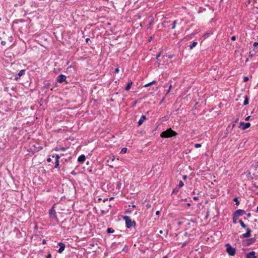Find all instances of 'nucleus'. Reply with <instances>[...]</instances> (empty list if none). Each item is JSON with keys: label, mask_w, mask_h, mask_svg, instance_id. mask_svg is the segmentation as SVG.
Returning <instances> with one entry per match:
<instances>
[{"label": "nucleus", "mask_w": 258, "mask_h": 258, "mask_svg": "<svg viewBox=\"0 0 258 258\" xmlns=\"http://www.w3.org/2000/svg\"><path fill=\"white\" fill-rule=\"evenodd\" d=\"M240 125L242 129L244 130L250 127V123L249 122L245 123L243 122H240Z\"/></svg>", "instance_id": "obj_7"}, {"label": "nucleus", "mask_w": 258, "mask_h": 258, "mask_svg": "<svg viewBox=\"0 0 258 258\" xmlns=\"http://www.w3.org/2000/svg\"><path fill=\"white\" fill-rule=\"evenodd\" d=\"M239 223H240L241 226L242 228H246V225L244 223V222L241 220H240L239 221Z\"/></svg>", "instance_id": "obj_20"}, {"label": "nucleus", "mask_w": 258, "mask_h": 258, "mask_svg": "<svg viewBox=\"0 0 258 258\" xmlns=\"http://www.w3.org/2000/svg\"><path fill=\"white\" fill-rule=\"evenodd\" d=\"M255 255V252L252 251L249 253L246 254V258H257Z\"/></svg>", "instance_id": "obj_9"}, {"label": "nucleus", "mask_w": 258, "mask_h": 258, "mask_svg": "<svg viewBox=\"0 0 258 258\" xmlns=\"http://www.w3.org/2000/svg\"><path fill=\"white\" fill-rule=\"evenodd\" d=\"M186 178H187V176L186 175H184L183 176V179H186Z\"/></svg>", "instance_id": "obj_49"}, {"label": "nucleus", "mask_w": 258, "mask_h": 258, "mask_svg": "<svg viewBox=\"0 0 258 258\" xmlns=\"http://www.w3.org/2000/svg\"><path fill=\"white\" fill-rule=\"evenodd\" d=\"M46 258H51V254L50 253H49Z\"/></svg>", "instance_id": "obj_41"}, {"label": "nucleus", "mask_w": 258, "mask_h": 258, "mask_svg": "<svg viewBox=\"0 0 258 258\" xmlns=\"http://www.w3.org/2000/svg\"><path fill=\"white\" fill-rule=\"evenodd\" d=\"M119 72V68H116L115 70V73H118Z\"/></svg>", "instance_id": "obj_38"}, {"label": "nucleus", "mask_w": 258, "mask_h": 258, "mask_svg": "<svg viewBox=\"0 0 258 258\" xmlns=\"http://www.w3.org/2000/svg\"><path fill=\"white\" fill-rule=\"evenodd\" d=\"M85 156L84 155H81L78 157V161L80 163H82L85 161Z\"/></svg>", "instance_id": "obj_12"}, {"label": "nucleus", "mask_w": 258, "mask_h": 258, "mask_svg": "<svg viewBox=\"0 0 258 258\" xmlns=\"http://www.w3.org/2000/svg\"><path fill=\"white\" fill-rule=\"evenodd\" d=\"M246 232L245 233L242 234L240 236V237L241 238H247L250 236L251 230L249 228H246Z\"/></svg>", "instance_id": "obj_5"}, {"label": "nucleus", "mask_w": 258, "mask_h": 258, "mask_svg": "<svg viewBox=\"0 0 258 258\" xmlns=\"http://www.w3.org/2000/svg\"><path fill=\"white\" fill-rule=\"evenodd\" d=\"M238 120V119H236L232 124H231V128H233L234 127V126L236 125V123H237Z\"/></svg>", "instance_id": "obj_25"}, {"label": "nucleus", "mask_w": 258, "mask_h": 258, "mask_svg": "<svg viewBox=\"0 0 258 258\" xmlns=\"http://www.w3.org/2000/svg\"><path fill=\"white\" fill-rule=\"evenodd\" d=\"M187 243V242H185L183 243L182 244V247H183L184 246H185Z\"/></svg>", "instance_id": "obj_43"}, {"label": "nucleus", "mask_w": 258, "mask_h": 258, "mask_svg": "<svg viewBox=\"0 0 258 258\" xmlns=\"http://www.w3.org/2000/svg\"><path fill=\"white\" fill-rule=\"evenodd\" d=\"M55 164H59V160H55Z\"/></svg>", "instance_id": "obj_52"}, {"label": "nucleus", "mask_w": 258, "mask_h": 258, "mask_svg": "<svg viewBox=\"0 0 258 258\" xmlns=\"http://www.w3.org/2000/svg\"><path fill=\"white\" fill-rule=\"evenodd\" d=\"M155 82H156V81H152L151 82L149 83H148V84H147L145 85H144V87H148V86H150L151 85L154 84Z\"/></svg>", "instance_id": "obj_27"}, {"label": "nucleus", "mask_w": 258, "mask_h": 258, "mask_svg": "<svg viewBox=\"0 0 258 258\" xmlns=\"http://www.w3.org/2000/svg\"><path fill=\"white\" fill-rule=\"evenodd\" d=\"M108 201V199H105L104 200H103V202H105L106 201Z\"/></svg>", "instance_id": "obj_56"}, {"label": "nucleus", "mask_w": 258, "mask_h": 258, "mask_svg": "<svg viewBox=\"0 0 258 258\" xmlns=\"http://www.w3.org/2000/svg\"><path fill=\"white\" fill-rule=\"evenodd\" d=\"M183 185H184L183 182L181 180H180L179 182V184L178 185V187H182V186H183Z\"/></svg>", "instance_id": "obj_30"}, {"label": "nucleus", "mask_w": 258, "mask_h": 258, "mask_svg": "<svg viewBox=\"0 0 258 258\" xmlns=\"http://www.w3.org/2000/svg\"><path fill=\"white\" fill-rule=\"evenodd\" d=\"M234 213L239 217L245 215L246 214V212L243 210L239 209L236 210Z\"/></svg>", "instance_id": "obj_8"}, {"label": "nucleus", "mask_w": 258, "mask_h": 258, "mask_svg": "<svg viewBox=\"0 0 258 258\" xmlns=\"http://www.w3.org/2000/svg\"><path fill=\"white\" fill-rule=\"evenodd\" d=\"M132 84H133V83H132V81H130V82H128L127 85L126 86V87L125 88V90L126 91L129 90L131 89Z\"/></svg>", "instance_id": "obj_15"}, {"label": "nucleus", "mask_w": 258, "mask_h": 258, "mask_svg": "<svg viewBox=\"0 0 258 258\" xmlns=\"http://www.w3.org/2000/svg\"><path fill=\"white\" fill-rule=\"evenodd\" d=\"M187 206L190 207V203H188L187 204Z\"/></svg>", "instance_id": "obj_61"}, {"label": "nucleus", "mask_w": 258, "mask_h": 258, "mask_svg": "<svg viewBox=\"0 0 258 258\" xmlns=\"http://www.w3.org/2000/svg\"><path fill=\"white\" fill-rule=\"evenodd\" d=\"M176 24H177V21H176V20H174V21L172 22V24H171V25H172L171 28H172V29H175V27H176Z\"/></svg>", "instance_id": "obj_21"}, {"label": "nucleus", "mask_w": 258, "mask_h": 258, "mask_svg": "<svg viewBox=\"0 0 258 258\" xmlns=\"http://www.w3.org/2000/svg\"><path fill=\"white\" fill-rule=\"evenodd\" d=\"M114 232V230L112 228H108L107 229V232L108 233H113Z\"/></svg>", "instance_id": "obj_24"}, {"label": "nucleus", "mask_w": 258, "mask_h": 258, "mask_svg": "<svg viewBox=\"0 0 258 258\" xmlns=\"http://www.w3.org/2000/svg\"><path fill=\"white\" fill-rule=\"evenodd\" d=\"M171 88V85H170L169 87V90L168 91V93L169 92Z\"/></svg>", "instance_id": "obj_54"}, {"label": "nucleus", "mask_w": 258, "mask_h": 258, "mask_svg": "<svg viewBox=\"0 0 258 258\" xmlns=\"http://www.w3.org/2000/svg\"><path fill=\"white\" fill-rule=\"evenodd\" d=\"M159 233H160V234H162V233H163V231H162V230H160V231H159Z\"/></svg>", "instance_id": "obj_59"}, {"label": "nucleus", "mask_w": 258, "mask_h": 258, "mask_svg": "<svg viewBox=\"0 0 258 258\" xmlns=\"http://www.w3.org/2000/svg\"><path fill=\"white\" fill-rule=\"evenodd\" d=\"M49 85H50V83H47L46 85V87L47 88H49Z\"/></svg>", "instance_id": "obj_47"}, {"label": "nucleus", "mask_w": 258, "mask_h": 258, "mask_svg": "<svg viewBox=\"0 0 258 258\" xmlns=\"http://www.w3.org/2000/svg\"><path fill=\"white\" fill-rule=\"evenodd\" d=\"M248 61V58H246V60H245V62H247Z\"/></svg>", "instance_id": "obj_64"}, {"label": "nucleus", "mask_w": 258, "mask_h": 258, "mask_svg": "<svg viewBox=\"0 0 258 258\" xmlns=\"http://www.w3.org/2000/svg\"><path fill=\"white\" fill-rule=\"evenodd\" d=\"M248 80H249V78L248 77H244L243 78V82H244L248 81Z\"/></svg>", "instance_id": "obj_32"}, {"label": "nucleus", "mask_w": 258, "mask_h": 258, "mask_svg": "<svg viewBox=\"0 0 258 258\" xmlns=\"http://www.w3.org/2000/svg\"><path fill=\"white\" fill-rule=\"evenodd\" d=\"M161 52H162V51H160V52H159V53L157 55V56H156V59H157V60H158L159 57L160 56V55H161Z\"/></svg>", "instance_id": "obj_34"}, {"label": "nucleus", "mask_w": 258, "mask_h": 258, "mask_svg": "<svg viewBox=\"0 0 258 258\" xmlns=\"http://www.w3.org/2000/svg\"><path fill=\"white\" fill-rule=\"evenodd\" d=\"M255 212H258V206H257L256 210Z\"/></svg>", "instance_id": "obj_58"}, {"label": "nucleus", "mask_w": 258, "mask_h": 258, "mask_svg": "<svg viewBox=\"0 0 258 258\" xmlns=\"http://www.w3.org/2000/svg\"><path fill=\"white\" fill-rule=\"evenodd\" d=\"M42 244H46V240H45V239H43V240H42Z\"/></svg>", "instance_id": "obj_46"}, {"label": "nucleus", "mask_w": 258, "mask_h": 258, "mask_svg": "<svg viewBox=\"0 0 258 258\" xmlns=\"http://www.w3.org/2000/svg\"><path fill=\"white\" fill-rule=\"evenodd\" d=\"M198 43L197 42H193L192 43V44H191L189 47V49H192V48H194L195 47H196V46L197 45Z\"/></svg>", "instance_id": "obj_18"}, {"label": "nucleus", "mask_w": 258, "mask_h": 258, "mask_svg": "<svg viewBox=\"0 0 258 258\" xmlns=\"http://www.w3.org/2000/svg\"><path fill=\"white\" fill-rule=\"evenodd\" d=\"M247 216L248 217H251V215L250 213H249L247 214Z\"/></svg>", "instance_id": "obj_50"}, {"label": "nucleus", "mask_w": 258, "mask_h": 258, "mask_svg": "<svg viewBox=\"0 0 258 258\" xmlns=\"http://www.w3.org/2000/svg\"><path fill=\"white\" fill-rule=\"evenodd\" d=\"M66 150V148H64V147H61V148L56 147L55 149V150L56 151H58L59 150L65 151Z\"/></svg>", "instance_id": "obj_23"}, {"label": "nucleus", "mask_w": 258, "mask_h": 258, "mask_svg": "<svg viewBox=\"0 0 258 258\" xmlns=\"http://www.w3.org/2000/svg\"><path fill=\"white\" fill-rule=\"evenodd\" d=\"M146 117L145 115H142L141 118H140V120H139V121L138 122V125L139 126L141 125L143 123L144 121L145 120H146Z\"/></svg>", "instance_id": "obj_14"}, {"label": "nucleus", "mask_w": 258, "mask_h": 258, "mask_svg": "<svg viewBox=\"0 0 258 258\" xmlns=\"http://www.w3.org/2000/svg\"><path fill=\"white\" fill-rule=\"evenodd\" d=\"M67 77L65 75L61 74L59 75L57 78V81L59 83H62L63 82L65 81Z\"/></svg>", "instance_id": "obj_6"}, {"label": "nucleus", "mask_w": 258, "mask_h": 258, "mask_svg": "<svg viewBox=\"0 0 258 258\" xmlns=\"http://www.w3.org/2000/svg\"><path fill=\"white\" fill-rule=\"evenodd\" d=\"M109 211V208H104V209H103V210H101V213L102 214V215H105L106 214H107Z\"/></svg>", "instance_id": "obj_17"}, {"label": "nucleus", "mask_w": 258, "mask_h": 258, "mask_svg": "<svg viewBox=\"0 0 258 258\" xmlns=\"http://www.w3.org/2000/svg\"><path fill=\"white\" fill-rule=\"evenodd\" d=\"M123 219L125 220L126 226L127 228L135 226L136 222L135 221H132L130 217L125 216L123 217Z\"/></svg>", "instance_id": "obj_2"}, {"label": "nucleus", "mask_w": 258, "mask_h": 258, "mask_svg": "<svg viewBox=\"0 0 258 258\" xmlns=\"http://www.w3.org/2000/svg\"><path fill=\"white\" fill-rule=\"evenodd\" d=\"M52 157H54V155H53ZM55 157V160H59V159L60 158V157H59V156L58 155H56Z\"/></svg>", "instance_id": "obj_33"}, {"label": "nucleus", "mask_w": 258, "mask_h": 258, "mask_svg": "<svg viewBox=\"0 0 258 258\" xmlns=\"http://www.w3.org/2000/svg\"><path fill=\"white\" fill-rule=\"evenodd\" d=\"M160 214V212L159 211H156V215H159Z\"/></svg>", "instance_id": "obj_48"}, {"label": "nucleus", "mask_w": 258, "mask_h": 258, "mask_svg": "<svg viewBox=\"0 0 258 258\" xmlns=\"http://www.w3.org/2000/svg\"><path fill=\"white\" fill-rule=\"evenodd\" d=\"M255 239L254 238L247 239L242 241V245L244 246H249L255 242Z\"/></svg>", "instance_id": "obj_4"}, {"label": "nucleus", "mask_w": 258, "mask_h": 258, "mask_svg": "<svg viewBox=\"0 0 258 258\" xmlns=\"http://www.w3.org/2000/svg\"><path fill=\"white\" fill-rule=\"evenodd\" d=\"M177 135V134L172 130L171 128H169L161 133L160 137L162 138H169L173 137H175Z\"/></svg>", "instance_id": "obj_1"}, {"label": "nucleus", "mask_w": 258, "mask_h": 258, "mask_svg": "<svg viewBox=\"0 0 258 258\" xmlns=\"http://www.w3.org/2000/svg\"><path fill=\"white\" fill-rule=\"evenodd\" d=\"M238 217L234 213H233V223L234 224L237 223V220L238 219Z\"/></svg>", "instance_id": "obj_16"}, {"label": "nucleus", "mask_w": 258, "mask_h": 258, "mask_svg": "<svg viewBox=\"0 0 258 258\" xmlns=\"http://www.w3.org/2000/svg\"><path fill=\"white\" fill-rule=\"evenodd\" d=\"M231 40H232L233 41H235L236 40V36H232Z\"/></svg>", "instance_id": "obj_37"}, {"label": "nucleus", "mask_w": 258, "mask_h": 258, "mask_svg": "<svg viewBox=\"0 0 258 258\" xmlns=\"http://www.w3.org/2000/svg\"><path fill=\"white\" fill-rule=\"evenodd\" d=\"M195 147L196 148H200L202 146V145L201 144H196L195 145H194Z\"/></svg>", "instance_id": "obj_31"}, {"label": "nucleus", "mask_w": 258, "mask_h": 258, "mask_svg": "<svg viewBox=\"0 0 258 258\" xmlns=\"http://www.w3.org/2000/svg\"><path fill=\"white\" fill-rule=\"evenodd\" d=\"M253 186L256 188H258V185L257 186H256V185L255 184H253Z\"/></svg>", "instance_id": "obj_60"}, {"label": "nucleus", "mask_w": 258, "mask_h": 258, "mask_svg": "<svg viewBox=\"0 0 258 258\" xmlns=\"http://www.w3.org/2000/svg\"><path fill=\"white\" fill-rule=\"evenodd\" d=\"M226 246L227 247L226 252L229 254V255L234 256L236 253L235 248L231 246L229 243L226 244Z\"/></svg>", "instance_id": "obj_3"}, {"label": "nucleus", "mask_w": 258, "mask_h": 258, "mask_svg": "<svg viewBox=\"0 0 258 258\" xmlns=\"http://www.w3.org/2000/svg\"><path fill=\"white\" fill-rule=\"evenodd\" d=\"M248 103H249L248 98L247 96H246L245 97V99H244V101L243 102V105H246L248 104Z\"/></svg>", "instance_id": "obj_19"}, {"label": "nucleus", "mask_w": 258, "mask_h": 258, "mask_svg": "<svg viewBox=\"0 0 258 258\" xmlns=\"http://www.w3.org/2000/svg\"><path fill=\"white\" fill-rule=\"evenodd\" d=\"M89 40H90V39H89V38H86V42H88Z\"/></svg>", "instance_id": "obj_55"}, {"label": "nucleus", "mask_w": 258, "mask_h": 258, "mask_svg": "<svg viewBox=\"0 0 258 258\" xmlns=\"http://www.w3.org/2000/svg\"><path fill=\"white\" fill-rule=\"evenodd\" d=\"M146 207H147L148 208H150L151 206H150V205H149V204H147V205H146Z\"/></svg>", "instance_id": "obj_53"}, {"label": "nucleus", "mask_w": 258, "mask_h": 258, "mask_svg": "<svg viewBox=\"0 0 258 258\" xmlns=\"http://www.w3.org/2000/svg\"><path fill=\"white\" fill-rule=\"evenodd\" d=\"M51 158H48L47 159V161L48 162H51Z\"/></svg>", "instance_id": "obj_44"}, {"label": "nucleus", "mask_w": 258, "mask_h": 258, "mask_svg": "<svg viewBox=\"0 0 258 258\" xmlns=\"http://www.w3.org/2000/svg\"><path fill=\"white\" fill-rule=\"evenodd\" d=\"M25 70H21L19 73L15 76V80H17L19 79L21 76L23 75L24 74V73L25 72Z\"/></svg>", "instance_id": "obj_11"}, {"label": "nucleus", "mask_w": 258, "mask_h": 258, "mask_svg": "<svg viewBox=\"0 0 258 258\" xmlns=\"http://www.w3.org/2000/svg\"><path fill=\"white\" fill-rule=\"evenodd\" d=\"M179 191V189L178 187H175V188L173 189V191H172V193L171 194H175V193H177Z\"/></svg>", "instance_id": "obj_28"}, {"label": "nucleus", "mask_w": 258, "mask_h": 258, "mask_svg": "<svg viewBox=\"0 0 258 258\" xmlns=\"http://www.w3.org/2000/svg\"><path fill=\"white\" fill-rule=\"evenodd\" d=\"M233 201L235 202V205L237 206H238L240 204L237 198H235L233 200Z\"/></svg>", "instance_id": "obj_29"}, {"label": "nucleus", "mask_w": 258, "mask_h": 258, "mask_svg": "<svg viewBox=\"0 0 258 258\" xmlns=\"http://www.w3.org/2000/svg\"><path fill=\"white\" fill-rule=\"evenodd\" d=\"M253 46L255 47H257L258 46V42H254L253 43Z\"/></svg>", "instance_id": "obj_36"}, {"label": "nucleus", "mask_w": 258, "mask_h": 258, "mask_svg": "<svg viewBox=\"0 0 258 258\" xmlns=\"http://www.w3.org/2000/svg\"><path fill=\"white\" fill-rule=\"evenodd\" d=\"M127 150V148H123L121 149V151H120V154H125V153H126Z\"/></svg>", "instance_id": "obj_26"}, {"label": "nucleus", "mask_w": 258, "mask_h": 258, "mask_svg": "<svg viewBox=\"0 0 258 258\" xmlns=\"http://www.w3.org/2000/svg\"><path fill=\"white\" fill-rule=\"evenodd\" d=\"M152 37H150L149 38V41L150 42L152 40Z\"/></svg>", "instance_id": "obj_57"}, {"label": "nucleus", "mask_w": 258, "mask_h": 258, "mask_svg": "<svg viewBox=\"0 0 258 258\" xmlns=\"http://www.w3.org/2000/svg\"><path fill=\"white\" fill-rule=\"evenodd\" d=\"M49 215L51 217H56V213L53 208H52L49 211Z\"/></svg>", "instance_id": "obj_13"}, {"label": "nucleus", "mask_w": 258, "mask_h": 258, "mask_svg": "<svg viewBox=\"0 0 258 258\" xmlns=\"http://www.w3.org/2000/svg\"><path fill=\"white\" fill-rule=\"evenodd\" d=\"M58 166H59V164H55V166H54L55 168H57V167H58Z\"/></svg>", "instance_id": "obj_45"}, {"label": "nucleus", "mask_w": 258, "mask_h": 258, "mask_svg": "<svg viewBox=\"0 0 258 258\" xmlns=\"http://www.w3.org/2000/svg\"><path fill=\"white\" fill-rule=\"evenodd\" d=\"M111 207V205L110 204H109L107 207L106 208H110Z\"/></svg>", "instance_id": "obj_51"}, {"label": "nucleus", "mask_w": 258, "mask_h": 258, "mask_svg": "<svg viewBox=\"0 0 258 258\" xmlns=\"http://www.w3.org/2000/svg\"><path fill=\"white\" fill-rule=\"evenodd\" d=\"M58 244L59 246V248L58 249L57 251L58 253H60L64 250L65 248V244L61 242H59Z\"/></svg>", "instance_id": "obj_10"}, {"label": "nucleus", "mask_w": 258, "mask_h": 258, "mask_svg": "<svg viewBox=\"0 0 258 258\" xmlns=\"http://www.w3.org/2000/svg\"><path fill=\"white\" fill-rule=\"evenodd\" d=\"M193 199L195 200V201H198L199 200V197H195L193 198Z\"/></svg>", "instance_id": "obj_40"}, {"label": "nucleus", "mask_w": 258, "mask_h": 258, "mask_svg": "<svg viewBox=\"0 0 258 258\" xmlns=\"http://www.w3.org/2000/svg\"><path fill=\"white\" fill-rule=\"evenodd\" d=\"M250 117V116H247V117L245 118V120L246 121H247V120H248L249 119Z\"/></svg>", "instance_id": "obj_42"}, {"label": "nucleus", "mask_w": 258, "mask_h": 258, "mask_svg": "<svg viewBox=\"0 0 258 258\" xmlns=\"http://www.w3.org/2000/svg\"><path fill=\"white\" fill-rule=\"evenodd\" d=\"M113 198H114L113 197H111V198H110L109 199V201H110V200H112Z\"/></svg>", "instance_id": "obj_63"}, {"label": "nucleus", "mask_w": 258, "mask_h": 258, "mask_svg": "<svg viewBox=\"0 0 258 258\" xmlns=\"http://www.w3.org/2000/svg\"><path fill=\"white\" fill-rule=\"evenodd\" d=\"M209 35V33H207L205 34V36H206V35Z\"/></svg>", "instance_id": "obj_62"}, {"label": "nucleus", "mask_w": 258, "mask_h": 258, "mask_svg": "<svg viewBox=\"0 0 258 258\" xmlns=\"http://www.w3.org/2000/svg\"><path fill=\"white\" fill-rule=\"evenodd\" d=\"M1 44L3 46H5L6 44V42L5 41H2Z\"/></svg>", "instance_id": "obj_35"}, {"label": "nucleus", "mask_w": 258, "mask_h": 258, "mask_svg": "<svg viewBox=\"0 0 258 258\" xmlns=\"http://www.w3.org/2000/svg\"><path fill=\"white\" fill-rule=\"evenodd\" d=\"M232 128H231V125H229V126H228V127H227V131H229V130H232Z\"/></svg>", "instance_id": "obj_39"}, {"label": "nucleus", "mask_w": 258, "mask_h": 258, "mask_svg": "<svg viewBox=\"0 0 258 258\" xmlns=\"http://www.w3.org/2000/svg\"><path fill=\"white\" fill-rule=\"evenodd\" d=\"M254 51H255V50L253 49V50H252V51L249 52V57L250 58L252 57L255 55V53H253V52H254Z\"/></svg>", "instance_id": "obj_22"}]
</instances>
